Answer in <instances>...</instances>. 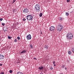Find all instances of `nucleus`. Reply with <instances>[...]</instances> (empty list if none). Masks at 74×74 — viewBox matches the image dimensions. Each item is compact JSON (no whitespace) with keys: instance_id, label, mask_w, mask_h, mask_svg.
<instances>
[{"instance_id":"nucleus-1","label":"nucleus","mask_w":74,"mask_h":74,"mask_svg":"<svg viewBox=\"0 0 74 74\" xmlns=\"http://www.w3.org/2000/svg\"><path fill=\"white\" fill-rule=\"evenodd\" d=\"M66 37L67 38L68 40H71L73 38V35L72 33H69L67 34Z\"/></svg>"},{"instance_id":"nucleus-2","label":"nucleus","mask_w":74,"mask_h":74,"mask_svg":"<svg viewBox=\"0 0 74 74\" xmlns=\"http://www.w3.org/2000/svg\"><path fill=\"white\" fill-rule=\"evenodd\" d=\"M36 10H38L37 11H40V6L39 5L36 4L35 7Z\"/></svg>"},{"instance_id":"nucleus-3","label":"nucleus","mask_w":74,"mask_h":74,"mask_svg":"<svg viewBox=\"0 0 74 74\" xmlns=\"http://www.w3.org/2000/svg\"><path fill=\"white\" fill-rule=\"evenodd\" d=\"M57 29H58V31L60 32V31H61L63 29V27L61 25H58V26Z\"/></svg>"},{"instance_id":"nucleus-4","label":"nucleus","mask_w":74,"mask_h":74,"mask_svg":"<svg viewBox=\"0 0 74 74\" xmlns=\"http://www.w3.org/2000/svg\"><path fill=\"white\" fill-rule=\"evenodd\" d=\"M27 19L28 21H31L33 19V17L31 15H27Z\"/></svg>"},{"instance_id":"nucleus-5","label":"nucleus","mask_w":74,"mask_h":74,"mask_svg":"<svg viewBox=\"0 0 74 74\" xmlns=\"http://www.w3.org/2000/svg\"><path fill=\"white\" fill-rule=\"evenodd\" d=\"M29 10H28V9L26 8H25L23 11V13H24V14H27Z\"/></svg>"},{"instance_id":"nucleus-6","label":"nucleus","mask_w":74,"mask_h":74,"mask_svg":"<svg viewBox=\"0 0 74 74\" xmlns=\"http://www.w3.org/2000/svg\"><path fill=\"white\" fill-rule=\"evenodd\" d=\"M55 30V27L53 26H51L49 28V31H54Z\"/></svg>"},{"instance_id":"nucleus-7","label":"nucleus","mask_w":74,"mask_h":74,"mask_svg":"<svg viewBox=\"0 0 74 74\" xmlns=\"http://www.w3.org/2000/svg\"><path fill=\"white\" fill-rule=\"evenodd\" d=\"M26 38L28 40H31L32 38V36H31V35L30 34H29L27 36Z\"/></svg>"},{"instance_id":"nucleus-8","label":"nucleus","mask_w":74,"mask_h":74,"mask_svg":"<svg viewBox=\"0 0 74 74\" xmlns=\"http://www.w3.org/2000/svg\"><path fill=\"white\" fill-rule=\"evenodd\" d=\"M4 56L1 55H0V59L1 60L3 59H4Z\"/></svg>"},{"instance_id":"nucleus-9","label":"nucleus","mask_w":74,"mask_h":74,"mask_svg":"<svg viewBox=\"0 0 74 74\" xmlns=\"http://www.w3.org/2000/svg\"><path fill=\"white\" fill-rule=\"evenodd\" d=\"M8 28L7 27H5L4 28V29H3L4 32H7V30H8Z\"/></svg>"},{"instance_id":"nucleus-10","label":"nucleus","mask_w":74,"mask_h":74,"mask_svg":"<svg viewBox=\"0 0 74 74\" xmlns=\"http://www.w3.org/2000/svg\"><path fill=\"white\" fill-rule=\"evenodd\" d=\"M43 68H44V67H43L42 66H41L39 67L38 68L39 69V70H42V69H43Z\"/></svg>"},{"instance_id":"nucleus-11","label":"nucleus","mask_w":74,"mask_h":74,"mask_svg":"<svg viewBox=\"0 0 74 74\" xmlns=\"http://www.w3.org/2000/svg\"><path fill=\"white\" fill-rule=\"evenodd\" d=\"M26 50H24L21 52V53H26Z\"/></svg>"},{"instance_id":"nucleus-12","label":"nucleus","mask_w":74,"mask_h":74,"mask_svg":"<svg viewBox=\"0 0 74 74\" xmlns=\"http://www.w3.org/2000/svg\"><path fill=\"white\" fill-rule=\"evenodd\" d=\"M17 74H23V73L20 72H17Z\"/></svg>"},{"instance_id":"nucleus-13","label":"nucleus","mask_w":74,"mask_h":74,"mask_svg":"<svg viewBox=\"0 0 74 74\" xmlns=\"http://www.w3.org/2000/svg\"><path fill=\"white\" fill-rule=\"evenodd\" d=\"M39 16L40 17H41L42 16V13H40L39 14Z\"/></svg>"},{"instance_id":"nucleus-14","label":"nucleus","mask_w":74,"mask_h":74,"mask_svg":"<svg viewBox=\"0 0 74 74\" xmlns=\"http://www.w3.org/2000/svg\"><path fill=\"white\" fill-rule=\"evenodd\" d=\"M66 16H69V13H66Z\"/></svg>"},{"instance_id":"nucleus-15","label":"nucleus","mask_w":74,"mask_h":74,"mask_svg":"<svg viewBox=\"0 0 74 74\" xmlns=\"http://www.w3.org/2000/svg\"><path fill=\"white\" fill-rule=\"evenodd\" d=\"M12 38V37L11 36H8V39H11Z\"/></svg>"},{"instance_id":"nucleus-16","label":"nucleus","mask_w":74,"mask_h":74,"mask_svg":"<svg viewBox=\"0 0 74 74\" xmlns=\"http://www.w3.org/2000/svg\"><path fill=\"white\" fill-rule=\"evenodd\" d=\"M68 53H69V55H71V51H69Z\"/></svg>"},{"instance_id":"nucleus-17","label":"nucleus","mask_w":74,"mask_h":74,"mask_svg":"<svg viewBox=\"0 0 74 74\" xmlns=\"http://www.w3.org/2000/svg\"><path fill=\"white\" fill-rule=\"evenodd\" d=\"M9 73H12V70H10L9 71Z\"/></svg>"},{"instance_id":"nucleus-18","label":"nucleus","mask_w":74,"mask_h":74,"mask_svg":"<svg viewBox=\"0 0 74 74\" xmlns=\"http://www.w3.org/2000/svg\"><path fill=\"white\" fill-rule=\"evenodd\" d=\"M45 48H47V49H48V47L47 45H45Z\"/></svg>"},{"instance_id":"nucleus-19","label":"nucleus","mask_w":74,"mask_h":74,"mask_svg":"<svg viewBox=\"0 0 74 74\" xmlns=\"http://www.w3.org/2000/svg\"><path fill=\"white\" fill-rule=\"evenodd\" d=\"M72 51L73 52H74V49L73 48L72 49Z\"/></svg>"},{"instance_id":"nucleus-20","label":"nucleus","mask_w":74,"mask_h":74,"mask_svg":"<svg viewBox=\"0 0 74 74\" xmlns=\"http://www.w3.org/2000/svg\"><path fill=\"white\" fill-rule=\"evenodd\" d=\"M60 19L61 21H63V18H62V17H60Z\"/></svg>"},{"instance_id":"nucleus-21","label":"nucleus","mask_w":74,"mask_h":74,"mask_svg":"<svg viewBox=\"0 0 74 74\" xmlns=\"http://www.w3.org/2000/svg\"><path fill=\"white\" fill-rule=\"evenodd\" d=\"M17 38L18 39V40H20V39H21V38L20 37H17Z\"/></svg>"},{"instance_id":"nucleus-22","label":"nucleus","mask_w":74,"mask_h":74,"mask_svg":"<svg viewBox=\"0 0 74 74\" xmlns=\"http://www.w3.org/2000/svg\"><path fill=\"white\" fill-rule=\"evenodd\" d=\"M2 25L3 26H4V25H5V23H2Z\"/></svg>"},{"instance_id":"nucleus-23","label":"nucleus","mask_w":74,"mask_h":74,"mask_svg":"<svg viewBox=\"0 0 74 74\" xmlns=\"http://www.w3.org/2000/svg\"><path fill=\"white\" fill-rule=\"evenodd\" d=\"M23 21H26V19H25V18H24L23 19Z\"/></svg>"},{"instance_id":"nucleus-24","label":"nucleus","mask_w":74,"mask_h":74,"mask_svg":"<svg viewBox=\"0 0 74 74\" xmlns=\"http://www.w3.org/2000/svg\"><path fill=\"white\" fill-rule=\"evenodd\" d=\"M14 41L15 42H16V41H17V40H16V39H15Z\"/></svg>"},{"instance_id":"nucleus-25","label":"nucleus","mask_w":74,"mask_h":74,"mask_svg":"<svg viewBox=\"0 0 74 74\" xmlns=\"http://www.w3.org/2000/svg\"><path fill=\"white\" fill-rule=\"evenodd\" d=\"M56 63V62L55 61H53V64H55Z\"/></svg>"},{"instance_id":"nucleus-26","label":"nucleus","mask_w":74,"mask_h":74,"mask_svg":"<svg viewBox=\"0 0 74 74\" xmlns=\"http://www.w3.org/2000/svg\"><path fill=\"white\" fill-rule=\"evenodd\" d=\"M64 65H63L62 66V68H63L64 69Z\"/></svg>"},{"instance_id":"nucleus-27","label":"nucleus","mask_w":74,"mask_h":74,"mask_svg":"<svg viewBox=\"0 0 74 74\" xmlns=\"http://www.w3.org/2000/svg\"><path fill=\"white\" fill-rule=\"evenodd\" d=\"M50 69L52 70H53V68H52V67H51Z\"/></svg>"},{"instance_id":"nucleus-28","label":"nucleus","mask_w":74,"mask_h":74,"mask_svg":"<svg viewBox=\"0 0 74 74\" xmlns=\"http://www.w3.org/2000/svg\"><path fill=\"white\" fill-rule=\"evenodd\" d=\"M67 3L70 2V0H67Z\"/></svg>"},{"instance_id":"nucleus-29","label":"nucleus","mask_w":74,"mask_h":74,"mask_svg":"<svg viewBox=\"0 0 74 74\" xmlns=\"http://www.w3.org/2000/svg\"><path fill=\"white\" fill-rule=\"evenodd\" d=\"M34 59L35 60H37V59L36 58H34Z\"/></svg>"},{"instance_id":"nucleus-30","label":"nucleus","mask_w":74,"mask_h":74,"mask_svg":"<svg viewBox=\"0 0 74 74\" xmlns=\"http://www.w3.org/2000/svg\"><path fill=\"white\" fill-rule=\"evenodd\" d=\"M3 18H1L0 19V21H3Z\"/></svg>"},{"instance_id":"nucleus-31","label":"nucleus","mask_w":74,"mask_h":74,"mask_svg":"<svg viewBox=\"0 0 74 74\" xmlns=\"http://www.w3.org/2000/svg\"><path fill=\"white\" fill-rule=\"evenodd\" d=\"M30 48H32V45H30Z\"/></svg>"},{"instance_id":"nucleus-32","label":"nucleus","mask_w":74,"mask_h":74,"mask_svg":"<svg viewBox=\"0 0 74 74\" xmlns=\"http://www.w3.org/2000/svg\"><path fill=\"white\" fill-rule=\"evenodd\" d=\"M4 73L3 72H1L0 74H4Z\"/></svg>"},{"instance_id":"nucleus-33","label":"nucleus","mask_w":74,"mask_h":74,"mask_svg":"<svg viewBox=\"0 0 74 74\" xmlns=\"http://www.w3.org/2000/svg\"><path fill=\"white\" fill-rule=\"evenodd\" d=\"M15 1H16V0H13V3H15Z\"/></svg>"},{"instance_id":"nucleus-34","label":"nucleus","mask_w":74,"mask_h":74,"mask_svg":"<svg viewBox=\"0 0 74 74\" xmlns=\"http://www.w3.org/2000/svg\"><path fill=\"white\" fill-rule=\"evenodd\" d=\"M3 65V64H0V66H2Z\"/></svg>"},{"instance_id":"nucleus-35","label":"nucleus","mask_w":74,"mask_h":74,"mask_svg":"<svg viewBox=\"0 0 74 74\" xmlns=\"http://www.w3.org/2000/svg\"><path fill=\"white\" fill-rule=\"evenodd\" d=\"M40 74H43V73H42V72H41L40 73Z\"/></svg>"},{"instance_id":"nucleus-36","label":"nucleus","mask_w":74,"mask_h":74,"mask_svg":"<svg viewBox=\"0 0 74 74\" xmlns=\"http://www.w3.org/2000/svg\"><path fill=\"white\" fill-rule=\"evenodd\" d=\"M65 69L66 70H67V68H65Z\"/></svg>"},{"instance_id":"nucleus-37","label":"nucleus","mask_w":74,"mask_h":74,"mask_svg":"<svg viewBox=\"0 0 74 74\" xmlns=\"http://www.w3.org/2000/svg\"><path fill=\"white\" fill-rule=\"evenodd\" d=\"M54 66H56V65L54 64Z\"/></svg>"},{"instance_id":"nucleus-38","label":"nucleus","mask_w":74,"mask_h":74,"mask_svg":"<svg viewBox=\"0 0 74 74\" xmlns=\"http://www.w3.org/2000/svg\"><path fill=\"white\" fill-rule=\"evenodd\" d=\"M0 33H1V32H0Z\"/></svg>"}]
</instances>
